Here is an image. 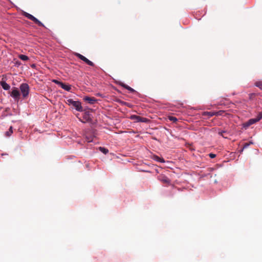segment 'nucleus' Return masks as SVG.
<instances>
[{
  "instance_id": "aec40b11",
  "label": "nucleus",
  "mask_w": 262,
  "mask_h": 262,
  "mask_svg": "<svg viewBox=\"0 0 262 262\" xmlns=\"http://www.w3.org/2000/svg\"><path fill=\"white\" fill-rule=\"evenodd\" d=\"M53 81L55 83H56V84H57L59 85V86L60 85V84H61V82H62L59 81H58V80H53Z\"/></svg>"
},
{
  "instance_id": "f03ea898",
  "label": "nucleus",
  "mask_w": 262,
  "mask_h": 262,
  "mask_svg": "<svg viewBox=\"0 0 262 262\" xmlns=\"http://www.w3.org/2000/svg\"><path fill=\"white\" fill-rule=\"evenodd\" d=\"M24 15L25 17H26L27 18L31 20L33 22H34L38 26H39L40 27H45L44 25L40 21H39L38 19H37L36 17H35L32 15H31L27 12H25L24 13Z\"/></svg>"
},
{
  "instance_id": "9b49d317",
  "label": "nucleus",
  "mask_w": 262,
  "mask_h": 262,
  "mask_svg": "<svg viewBox=\"0 0 262 262\" xmlns=\"http://www.w3.org/2000/svg\"><path fill=\"white\" fill-rule=\"evenodd\" d=\"M1 85L5 90H8L10 88V86L7 84L5 81H1L0 82Z\"/></svg>"
},
{
  "instance_id": "7ed1b4c3",
  "label": "nucleus",
  "mask_w": 262,
  "mask_h": 262,
  "mask_svg": "<svg viewBox=\"0 0 262 262\" xmlns=\"http://www.w3.org/2000/svg\"><path fill=\"white\" fill-rule=\"evenodd\" d=\"M20 90L24 98H26L29 93V86L27 83H22L20 85Z\"/></svg>"
},
{
  "instance_id": "0eeeda50",
  "label": "nucleus",
  "mask_w": 262,
  "mask_h": 262,
  "mask_svg": "<svg viewBox=\"0 0 262 262\" xmlns=\"http://www.w3.org/2000/svg\"><path fill=\"white\" fill-rule=\"evenodd\" d=\"M75 56L76 57H77L78 58H79L81 60L83 61L87 64L90 66H92V67H94L95 66L94 63L92 61H91L90 60H89L88 58H86L85 57H84L82 55H81V54H80L79 53H76L75 54Z\"/></svg>"
},
{
  "instance_id": "9d476101",
  "label": "nucleus",
  "mask_w": 262,
  "mask_h": 262,
  "mask_svg": "<svg viewBox=\"0 0 262 262\" xmlns=\"http://www.w3.org/2000/svg\"><path fill=\"white\" fill-rule=\"evenodd\" d=\"M84 100L90 104H93L95 103L97 100L94 97H85L84 98Z\"/></svg>"
},
{
  "instance_id": "1a4fd4ad",
  "label": "nucleus",
  "mask_w": 262,
  "mask_h": 262,
  "mask_svg": "<svg viewBox=\"0 0 262 262\" xmlns=\"http://www.w3.org/2000/svg\"><path fill=\"white\" fill-rule=\"evenodd\" d=\"M158 180L164 184H170V180L165 176L160 175L159 176Z\"/></svg>"
},
{
  "instance_id": "a211bd4d",
  "label": "nucleus",
  "mask_w": 262,
  "mask_h": 262,
  "mask_svg": "<svg viewBox=\"0 0 262 262\" xmlns=\"http://www.w3.org/2000/svg\"><path fill=\"white\" fill-rule=\"evenodd\" d=\"M154 159L157 161L161 162H164V160L163 159H161L160 157H159L157 156H154Z\"/></svg>"
},
{
  "instance_id": "5701e85b",
  "label": "nucleus",
  "mask_w": 262,
  "mask_h": 262,
  "mask_svg": "<svg viewBox=\"0 0 262 262\" xmlns=\"http://www.w3.org/2000/svg\"><path fill=\"white\" fill-rule=\"evenodd\" d=\"M225 133V131H222V132H220L219 133V134L220 135H221V136H222L223 137V133Z\"/></svg>"
},
{
  "instance_id": "4468645a",
  "label": "nucleus",
  "mask_w": 262,
  "mask_h": 262,
  "mask_svg": "<svg viewBox=\"0 0 262 262\" xmlns=\"http://www.w3.org/2000/svg\"><path fill=\"white\" fill-rule=\"evenodd\" d=\"M12 133H13V128L12 126H10V127L9 129V130L7 131L5 133V136L7 137H10Z\"/></svg>"
},
{
  "instance_id": "f3484780",
  "label": "nucleus",
  "mask_w": 262,
  "mask_h": 262,
  "mask_svg": "<svg viewBox=\"0 0 262 262\" xmlns=\"http://www.w3.org/2000/svg\"><path fill=\"white\" fill-rule=\"evenodd\" d=\"M255 85L262 90V81H258L255 83Z\"/></svg>"
},
{
  "instance_id": "20e7f679",
  "label": "nucleus",
  "mask_w": 262,
  "mask_h": 262,
  "mask_svg": "<svg viewBox=\"0 0 262 262\" xmlns=\"http://www.w3.org/2000/svg\"><path fill=\"white\" fill-rule=\"evenodd\" d=\"M225 113L224 111L221 110L217 112H204L202 115L204 116H207V118H209L213 116H222Z\"/></svg>"
},
{
  "instance_id": "dca6fc26",
  "label": "nucleus",
  "mask_w": 262,
  "mask_h": 262,
  "mask_svg": "<svg viewBox=\"0 0 262 262\" xmlns=\"http://www.w3.org/2000/svg\"><path fill=\"white\" fill-rule=\"evenodd\" d=\"M99 149L100 151H101L104 154H106L108 152V150L103 147H99Z\"/></svg>"
},
{
  "instance_id": "ddd939ff",
  "label": "nucleus",
  "mask_w": 262,
  "mask_h": 262,
  "mask_svg": "<svg viewBox=\"0 0 262 262\" xmlns=\"http://www.w3.org/2000/svg\"><path fill=\"white\" fill-rule=\"evenodd\" d=\"M60 86L63 89H64V90H66L67 91H70L71 88V86L69 85H67V84H65L64 83H63V82H61V83L60 84Z\"/></svg>"
},
{
  "instance_id": "39448f33",
  "label": "nucleus",
  "mask_w": 262,
  "mask_h": 262,
  "mask_svg": "<svg viewBox=\"0 0 262 262\" xmlns=\"http://www.w3.org/2000/svg\"><path fill=\"white\" fill-rule=\"evenodd\" d=\"M262 118V113L259 112L256 118H252L248 120L247 122L246 123L245 126H249L258 121H259Z\"/></svg>"
},
{
  "instance_id": "412c9836",
  "label": "nucleus",
  "mask_w": 262,
  "mask_h": 262,
  "mask_svg": "<svg viewBox=\"0 0 262 262\" xmlns=\"http://www.w3.org/2000/svg\"><path fill=\"white\" fill-rule=\"evenodd\" d=\"M209 156L211 158H214L216 157V155L212 154V153H210L209 154Z\"/></svg>"
},
{
  "instance_id": "423d86ee",
  "label": "nucleus",
  "mask_w": 262,
  "mask_h": 262,
  "mask_svg": "<svg viewBox=\"0 0 262 262\" xmlns=\"http://www.w3.org/2000/svg\"><path fill=\"white\" fill-rule=\"evenodd\" d=\"M132 120H135L136 122H145L147 123L149 121V120L146 118L141 117L139 116L132 115L130 117Z\"/></svg>"
},
{
  "instance_id": "393cba45",
  "label": "nucleus",
  "mask_w": 262,
  "mask_h": 262,
  "mask_svg": "<svg viewBox=\"0 0 262 262\" xmlns=\"http://www.w3.org/2000/svg\"><path fill=\"white\" fill-rule=\"evenodd\" d=\"M91 141H92V140H91L88 139V142H91Z\"/></svg>"
},
{
  "instance_id": "b1692460",
  "label": "nucleus",
  "mask_w": 262,
  "mask_h": 262,
  "mask_svg": "<svg viewBox=\"0 0 262 262\" xmlns=\"http://www.w3.org/2000/svg\"><path fill=\"white\" fill-rule=\"evenodd\" d=\"M244 148H242L241 150H240V153L241 154L243 151V150H244Z\"/></svg>"
},
{
  "instance_id": "2eb2a0df",
  "label": "nucleus",
  "mask_w": 262,
  "mask_h": 262,
  "mask_svg": "<svg viewBox=\"0 0 262 262\" xmlns=\"http://www.w3.org/2000/svg\"><path fill=\"white\" fill-rule=\"evenodd\" d=\"M18 57L21 60L24 61H27L28 60H29V57L25 55L20 54L19 55Z\"/></svg>"
},
{
  "instance_id": "6e6552de",
  "label": "nucleus",
  "mask_w": 262,
  "mask_h": 262,
  "mask_svg": "<svg viewBox=\"0 0 262 262\" xmlns=\"http://www.w3.org/2000/svg\"><path fill=\"white\" fill-rule=\"evenodd\" d=\"M20 92L15 88H14L11 93V96L16 101H18L20 98Z\"/></svg>"
},
{
  "instance_id": "6ab92c4d",
  "label": "nucleus",
  "mask_w": 262,
  "mask_h": 262,
  "mask_svg": "<svg viewBox=\"0 0 262 262\" xmlns=\"http://www.w3.org/2000/svg\"><path fill=\"white\" fill-rule=\"evenodd\" d=\"M169 119L170 120L175 122L177 121V119L175 117H173V116H170L169 117Z\"/></svg>"
},
{
  "instance_id": "f257e3e1",
  "label": "nucleus",
  "mask_w": 262,
  "mask_h": 262,
  "mask_svg": "<svg viewBox=\"0 0 262 262\" xmlns=\"http://www.w3.org/2000/svg\"><path fill=\"white\" fill-rule=\"evenodd\" d=\"M66 103L69 105H72L77 111L82 112L83 111L81 102L78 101H74L72 99H68Z\"/></svg>"
},
{
  "instance_id": "f8f14e48",
  "label": "nucleus",
  "mask_w": 262,
  "mask_h": 262,
  "mask_svg": "<svg viewBox=\"0 0 262 262\" xmlns=\"http://www.w3.org/2000/svg\"><path fill=\"white\" fill-rule=\"evenodd\" d=\"M120 85L123 87L124 88L128 90L129 91H130V92L131 93H135L136 92V91L135 90H134L133 88H132L131 87L129 86L128 85L123 83H120Z\"/></svg>"
},
{
  "instance_id": "4be33fe9",
  "label": "nucleus",
  "mask_w": 262,
  "mask_h": 262,
  "mask_svg": "<svg viewBox=\"0 0 262 262\" xmlns=\"http://www.w3.org/2000/svg\"><path fill=\"white\" fill-rule=\"evenodd\" d=\"M250 145V143H246L244 145V147H243V148H247L249 145Z\"/></svg>"
}]
</instances>
